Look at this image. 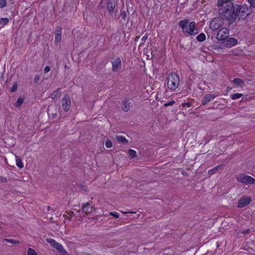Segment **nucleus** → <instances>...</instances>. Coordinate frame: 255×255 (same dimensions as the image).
Wrapping results in <instances>:
<instances>
[{"mask_svg": "<svg viewBox=\"0 0 255 255\" xmlns=\"http://www.w3.org/2000/svg\"><path fill=\"white\" fill-rule=\"evenodd\" d=\"M219 9L220 17L223 19L229 20L230 22H233L237 18V10L235 8L233 3L229 2L225 4Z\"/></svg>", "mask_w": 255, "mask_h": 255, "instance_id": "f257e3e1", "label": "nucleus"}, {"mask_svg": "<svg viewBox=\"0 0 255 255\" xmlns=\"http://www.w3.org/2000/svg\"><path fill=\"white\" fill-rule=\"evenodd\" d=\"M179 25L185 34L195 35L199 32L194 21L190 22L188 20H184L180 22Z\"/></svg>", "mask_w": 255, "mask_h": 255, "instance_id": "f03ea898", "label": "nucleus"}, {"mask_svg": "<svg viewBox=\"0 0 255 255\" xmlns=\"http://www.w3.org/2000/svg\"><path fill=\"white\" fill-rule=\"evenodd\" d=\"M237 10V14L239 16V18L243 19L248 16L252 12V9L249 7L247 5L242 6H238L236 7Z\"/></svg>", "mask_w": 255, "mask_h": 255, "instance_id": "7ed1b4c3", "label": "nucleus"}, {"mask_svg": "<svg viewBox=\"0 0 255 255\" xmlns=\"http://www.w3.org/2000/svg\"><path fill=\"white\" fill-rule=\"evenodd\" d=\"M238 182L245 184H253L255 183V179L251 176L245 174H240L236 176Z\"/></svg>", "mask_w": 255, "mask_h": 255, "instance_id": "20e7f679", "label": "nucleus"}, {"mask_svg": "<svg viewBox=\"0 0 255 255\" xmlns=\"http://www.w3.org/2000/svg\"><path fill=\"white\" fill-rule=\"evenodd\" d=\"M229 35V30L226 28L220 29L217 35V39L218 40L223 41V42L228 37Z\"/></svg>", "mask_w": 255, "mask_h": 255, "instance_id": "39448f33", "label": "nucleus"}, {"mask_svg": "<svg viewBox=\"0 0 255 255\" xmlns=\"http://www.w3.org/2000/svg\"><path fill=\"white\" fill-rule=\"evenodd\" d=\"M62 108L65 112L69 111L71 108V101L68 96H65L61 101Z\"/></svg>", "mask_w": 255, "mask_h": 255, "instance_id": "423d86ee", "label": "nucleus"}, {"mask_svg": "<svg viewBox=\"0 0 255 255\" xmlns=\"http://www.w3.org/2000/svg\"><path fill=\"white\" fill-rule=\"evenodd\" d=\"M251 201V198L249 196H243L239 200L237 207L239 208H243L250 204Z\"/></svg>", "mask_w": 255, "mask_h": 255, "instance_id": "0eeeda50", "label": "nucleus"}, {"mask_svg": "<svg viewBox=\"0 0 255 255\" xmlns=\"http://www.w3.org/2000/svg\"><path fill=\"white\" fill-rule=\"evenodd\" d=\"M223 24L222 20L219 18L213 19L210 23V28L212 30H216Z\"/></svg>", "mask_w": 255, "mask_h": 255, "instance_id": "6e6552de", "label": "nucleus"}, {"mask_svg": "<svg viewBox=\"0 0 255 255\" xmlns=\"http://www.w3.org/2000/svg\"><path fill=\"white\" fill-rule=\"evenodd\" d=\"M166 85L168 89L174 91L175 90V81L173 76V73L166 78Z\"/></svg>", "mask_w": 255, "mask_h": 255, "instance_id": "1a4fd4ad", "label": "nucleus"}, {"mask_svg": "<svg viewBox=\"0 0 255 255\" xmlns=\"http://www.w3.org/2000/svg\"><path fill=\"white\" fill-rule=\"evenodd\" d=\"M218 95L212 94H207L205 95L204 98L202 99L201 103L202 105H205L207 104L208 103L213 101Z\"/></svg>", "mask_w": 255, "mask_h": 255, "instance_id": "9d476101", "label": "nucleus"}, {"mask_svg": "<svg viewBox=\"0 0 255 255\" xmlns=\"http://www.w3.org/2000/svg\"><path fill=\"white\" fill-rule=\"evenodd\" d=\"M225 45L227 47H231L232 46H235L237 44V40L234 38H228L223 42Z\"/></svg>", "mask_w": 255, "mask_h": 255, "instance_id": "9b49d317", "label": "nucleus"}, {"mask_svg": "<svg viewBox=\"0 0 255 255\" xmlns=\"http://www.w3.org/2000/svg\"><path fill=\"white\" fill-rule=\"evenodd\" d=\"M130 103L129 102L128 99L127 98L124 99L121 104L122 110L125 112H127L129 111L130 107Z\"/></svg>", "mask_w": 255, "mask_h": 255, "instance_id": "f8f14e48", "label": "nucleus"}, {"mask_svg": "<svg viewBox=\"0 0 255 255\" xmlns=\"http://www.w3.org/2000/svg\"><path fill=\"white\" fill-rule=\"evenodd\" d=\"M62 28L60 27H57L55 31V42H60L61 40Z\"/></svg>", "mask_w": 255, "mask_h": 255, "instance_id": "ddd939ff", "label": "nucleus"}, {"mask_svg": "<svg viewBox=\"0 0 255 255\" xmlns=\"http://www.w3.org/2000/svg\"><path fill=\"white\" fill-rule=\"evenodd\" d=\"M82 212L86 214H89L92 211V207L89 203H87L82 207Z\"/></svg>", "mask_w": 255, "mask_h": 255, "instance_id": "4468645a", "label": "nucleus"}, {"mask_svg": "<svg viewBox=\"0 0 255 255\" xmlns=\"http://www.w3.org/2000/svg\"><path fill=\"white\" fill-rule=\"evenodd\" d=\"M222 166H223V164H220V165L216 166L214 168L208 170V174L210 176H211V175H213V174H215V173L218 172L222 169Z\"/></svg>", "mask_w": 255, "mask_h": 255, "instance_id": "2eb2a0df", "label": "nucleus"}, {"mask_svg": "<svg viewBox=\"0 0 255 255\" xmlns=\"http://www.w3.org/2000/svg\"><path fill=\"white\" fill-rule=\"evenodd\" d=\"M115 7V2L112 0L109 1L108 3L107 7V8L108 11L109 12V13H110V14L112 13V12H113V11L114 10Z\"/></svg>", "mask_w": 255, "mask_h": 255, "instance_id": "dca6fc26", "label": "nucleus"}, {"mask_svg": "<svg viewBox=\"0 0 255 255\" xmlns=\"http://www.w3.org/2000/svg\"><path fill=\"white\" fill-rule=\"evenodd\" d=\"M61 95V92L60 89H57L51 94L50 97L54 100L56 98H59Z\"/></svg>", "mask_w": 255, "mask_h": 255, "instance_id": "f3484780", "label": "nucleus"}, {"mask_svg": "<svg viewBox=\"0 0 255 255\" xmlns=\"http://www.w3.org/2000/svg\"><path fill=\"white\" fill-rule=\"evenodd\" d=\"M116 139L119 142L123 143H127L128 142V140L125 137L121 135H117L116 136Z\"/></svg>", "mask_w": 255, "mask_h": 255, "instance_id": "a211bd4d", "label": "nucleus"}, {"mask_svg": "<svg viewBox=\"0 0 255 255\" xmlns=\"http://www.w3.org/2000/svg\"><path fill=\"white\" fill-rule=\"evenodd\" d=\"M9 19L7 17L1 18L0 19V28L3 27L4 25L8 24Z\"/></svg>", "mask_w": 255, "mask_h": 255, "instance_id": "6ab92c4d", "label": "nucleus"}, {"mask_svg": "<svg viewBox=\"0 0 255 255\" xmlns=\"http://www.w3.org/2000/svg\"><path fill=\"white\" fill-rule=\"evenodd\" d=\"M233 82L237 86H241L244 83V81L240 78H236L233 80Z\"/></svg>", "mask_w": 255, "mask_h": 255, "instance_id": "aec40b11", "label": "nucleus"}, {"mask_svg": "<svg viewBox=\"0 0 255 255\" xmlns=\"http://www.w3.org/2000/svg\"><path fill=\"white\" fill-rule=\"evenodd\" d=\"M23 101L24 99L23 98H19L15 103L14 106L16 108H19L23 103Z\"/></svg>", "mask_w": 255, "mask_h": 255, "instance_id": "412c9836", "label": "nucleus"}, {"mask_svg": "<svg viewBox=\"0 0 255 255\" xmlns=\"http://www.w3.org/2000/svg\"><path fill=\"white\" fill-rule=\"evenodd\" d=\"M16 166L20 169L23 167L22 160L20 158H18L17 156H16Z\"/></svg>", "mask_w": 255, "mask_h": 255, "instance_id": "4be33fe9", "label": "nucleus"}, {"mask_svg": "<svg viewBox=\"0 0 255 255\" xmlns=\"http://www.w3.org/2000/svg\"><path fill=\"white\" fill-rule=\"evenodd\" d=\"M46 241L50 244L52 247H53L54 248L55 247V245L57 244V243H58L57 242H56L55 240L52 239H51V238H47L46 239Z\"/></svg>", "mask_w": 255, "mask_h": 255, "instance_id": "5701e85b", "label": "nucleus"}, {"mask_svg": "<svg viewBox=\"0 0 255 255\" xmlns=\"http://www.w3.org/2000/svg\"><path fill=\"white\" fill-rule=\"evenodd\" d=\"M197 39L199 42H202L206 39V35L204 33H202L198 35L197 37Z\"/></svg>", "mask_w": 255, "mask_h": 255, "instance_id": "b1692460", "label": "nucleus"}, {"mask_svg": "<svg viewBox=\"0 0 255 255\" xmlns=\"http://www.w3.org/2000/svg\"><path fill=\"white\" fill-rule=\"evenodd\" d=\"M148 37V34L145 33L144 36H142V37L141 39V43L138 46V48H139L145 42V41L147 40V39Z\"/></svg>", "mask_w": 255, "mask_h": 255, "instance_id": "393cba45", "label": "nucleus"}, {"mask_svg": "<svg viewBox=\"0 0 255 255\" xmlns=\"http://www.w3.org/2000/svg\"><path fill=\"white\" fill-rule=\"evenodd\" d=\"M128 154L131 158H134L136 156V152L135 150L129 149L128 151Z\"/></svg>", "mask_w": 255, "mask_h": 255, "instance_id": "a878e982", "label": "nucleus"}, {"mask_svg": "<svg viewBox=\"0 0 255 255\" xmlns=\"http://www.w3.org/2000/svg\"><path fill=\"white\" fill-rule=\"evenodd\" d=\"M112 64H121V60L119 57H115L113 58Z\"/></svg>", "mask_w": 255, "mask_h": 255, "instance_id": "bb28decb", "label": "nucleus"}, {"mask_svg": "<svg viewBox=\"0 0 255 255\" xmlns=\"http://www.w3.org/2000/svg\"><path fill=\"white\" fill-rule=\"evenodd\" d=\"M242 94L236 93L231 95V98L233 100H236L240 98L242 96Z\"/></svg>", "mask_w": 255, "mask_h": 255, "instance_id": "cd10ccee", "label": "nucleus"}, {"mask_svg": "<svg viewBox=\"0 0 255 255\" xmlns=\"http://www.w3.org/2000/svg\"><path fill=\"white\" fill-rule=\"evenodd\" d=\"M17 87H18V85H17V82H15L13 84L12 87L10 88V92L11 93H13V92H15L17 90Z\"/></svg>", "mask_w": 255, "mask_h": 255, "instance_id": "c85d7f7f", "label": "nucleus"}, {"mask_svg": "<svg viewBox=\"0 0 255 255\" xmlns=\"http://www.w3.org/2000/svg\"><path fill=\"white\" fill-rule=\"evenodd\" d=\"M27 255H37L34 250L29 248L27 251Z\"/></svg>", "mask_w": 255, "mask_h": 255, "instance_id": "c756f323", "label": "nucleus"}, {"mask_svg": "<svg viewBox=\"0 0 255 255\" xmlns=\"http://www.w3.org/2000/svg\"><path fill=\"white\" fill-rule=\"evenodd\" d=\"M60 255H70L63 247L59 251Z\"/></svg>", "mask_w": 255, "mask_h": 255, "instance_id": "7c9ffc66", "label": "nucleus"}, {"mask_svg": "<svg viewBox=\"0 0 255 255\" xmlns=\"http://www.w3.org/2000/svg\"><path fill=\"white\" fill-rule=\"evenodd\" d=\"M121 68V65H113V70L115 72L119 71Z\"/></svg>", "mask_w": 255, "mask_h": 255, "instance_id": "2f4dec72", "label": "nucleus"}, {"mask_svg": "<svg viewBox=\"0 0 255 255\" xmlns=\"http://www.w3.org/2000/svg\"><path fill=\"white\" fill-rule=\"evenodd\" d=\"M105 146L107 148H111L113 146V143L111 140H107L105 142Z\"/></svg>", "mask_w": 255, "mask_h": 255, "instance_id": "473e14b6", "label": "nucleus"}, {"mask_svg": "<svg viewBox=\"0 0 255 255\" xmlns=\"http://www.w3.org/2000/svg\"><path fill=\"white\" fill-rule=\"evenodd\" d=\"M7 4L5 0H0V8H3L6 6Z\"/></svg>", "mask_w": 255, "mask_h": 255, "instance_id": "72a5a7b5", "label": "nucleus"}, {"mask_svg": "<svg viewBox=\"0 0 255 255\" xmlns=\"http://www.w3.org/2000/svg\"><path fill=\"white\" fill-rule=\"evenodd\" d=\"M63 247V246L61 244L57 243L54 248H55L59 252Z\"/></svg>", "mask_w": 255, "mask_h": 255, "instance_id": "f704fd0d", "label": "nucleus"}, {"mask_svg": "<svg viewBox=\"0 0 255 255\" xmlns=\"http://www.w3.org/2000/svg\"><path fill=\"white\" fill-rule=\"evenodd\" d=\"M4 240L6 242L10 243H12V244H16V243H18V241H15V240H12V239H5Z\"/></svg>", "mask_w": 255, "mask_h": 255, "instance_id": "c9c22d12", "label": "nucleus"}, {"mask_svg": "<svg viewBox=\"0 0 255 255\" xmlns=\"http://www.w3.org/2000/svg\"><path fill=\"white\" fill-rule=\"evenodd\" d=\"M110 215H112L113 216H114V217H115L116 218H119L120 217V215L119 213H118L117 212H110Z\"/></svg>", "mask_w": 255, "mask_h": 255, "instance_id": "e433bc0d", "label": "nucleus"}, {"mask_svg": "<svg viewBox=\"0 0 255 255\" xmlns=\"http://www.w3.org/2000/svg\"><path fill=\"white\" fill-rule=\"evenodd\" d=\"M7 181V178L5 177L0 176V182L1 183H6Z\"/></svg>", "mask_w": 255, "mask_h": 255, "instance_id": "4c0bfd02", "label": "nucleus"}, {"mask_svg": "<svg viewBox=\"0 0 255 255\" xmlns=\"http://www.w3.org/2000/svg\"><path fill=\"white\" fill-rule=\"evenodd\" d=\"M248 2L253 7H255V0H248Z\"/></svg>", "mask_w": 255, "mask_h": 255, "instance_id": "58836bf2", "label": "nucleus"}, {"mask_svg": "<svg viewBox=\"0 0 255 255\" xmlns=\"http://www.w3.org/2000/svg\"><path fill=\"white\" fill-rule=\"evenodd\" d=\"M174 103H175V101L174 100H172V101H170V102H167V103H165L164 105L165 107H167V106L173 105V104H174Z\"/></svg>", "mask_w": 255, "mask_h": 255, "instance_id": "ea45409f", "label": "nucleus"}, {"mask_svg": "<svg viewBox=\"0 0 255 255\" xmlns=\"http://www.w3.org/2000/svg\"><path fill=\"white\" fill-rule=\"evenodd\" d=\"M127 16V12L126 11H123L121 13V16L122 19H125Z\"/></svg>", "mask_w": 255, "mask_h": 255, "instance_id": "a19ab883", "label": "nucleus"}, {"mask_svg": "<svg viewBox=\"0 0 255 255\" xmlns=\"http://www.w3.org/2000/svg\"><path fill=\"white\" fill-rule=\"evenodd\" d=\"M50 70V68L48 66H46L44 69L45 73L48 72Z\"/></svg>", "mask_w": 255, "mask_h": 255, "instance_id": "79ce46f5", "label": "nucleus"}, {"mask_svg": "<svg viewBox=\"0 0 255 255\" xmlns=\"http://www.w3.org/2000/svg\"><path fill=\"white\" fill-rule=\"evenodd\" d=\"M40 79V77L38 75H37L35 76L34 78V81L35 82V83H37Z\"/></svg>", "mask_w": 255, "mask_h": 255, "instance_id": "37998d69", "label": "nucleus"}, {"mask_svg": "<svg viewBox=\"0 0 255 255\" xmlns=\"http://www.w3.org/2000/svg\"><path fill=\"white\" fill-rule=\"evenodd\" d=\"M186 107L185 103H182L181 105H179V108L180 110H183V109Z\"/></svg>", "mask_w": 255, "mask_h": 255, "instance_id": "c03bdc74", "label": "nucleus"}, {"mask_svg": "<svg viewBox=\"0 0 255 255\" xmlns=\"http://www.w3.org/2000/svg\"><path fill=\"white\" fill-rule=\"evenodd\" d=\"M249 233H250L249 229L246 230L242 232V233L244 234H248Z\"/></svg>", "mask_w": 255, "mask_h": 255, "instance_id": "a18cd8bd", "label": "nucleus"}, {"mask_svg": "<svg viewBox=\"0 0 255 255\" xmlns=\"http://www.w3.org/2000/svg\"><path fill=\"white\" fill-rule=\"evenodd\" d=\"M186 0H178V2H179L180 1H181L180 3L181 4H182L183 3H185L186 2Z\"/></svg>", "mask_w": 255, "mask_h": 255, "instance_id": "49530a36", "label": "nucleus"}, {"mask_svg": "<svg viewBox=\"0 0 255 255\" xmlns=\"http://www.w3.org/2000/svg\"><path fill=\"white\" fill-rule=\"evenodd\" d=\"M185 105L186 107H190L191 106V103L190 102L185 103Z\"/></svg>", "mask_w": 255, "mask_h": 255, "instance_id": "de8ad7c7", "label": "nucleus"}, {"mask_svg": "<svg viewBox=\"0 0 255 255\" xmlns=\"http://www.w3.org/2000/svg\"><path fill=\"white\" fill-rule=\"evenodd\" d=\"M140 36H137L135 37V38H134V42H137L138 41L139 38Z\"/></svg>", "mask_w": 255, "mask_h": 255, "instance_id": "09e8293b", "label": "nucleus"}, {"mask_svg": "<svg viewBox=\"0 0 255 255\" xmlns=\"http://www.w3.org/2000/svg\"><path fill=\"white\" fill-rule=\"evenodd\" d=\"M128 213H132L131 212H124V214H127Z\"/></svg>", "mask_w": 255, "mask_h": 255, "instance_id": "8fccbe9b", "label": "nucleus"}, {"mask_svg": "<svg viewBox=\"0 0 255 255\" xmlns=\"http://www.w3.org/2000/svg\"><path fill=\"white\" fill-rule=\"evenodd\" d=\"M65 68H68L69 67H68V66L67 65H65Z\"/></svg>", "mask_w": 255, "mask_h": 255, "instance_id": "3c124183", "label": "nucleus"}, {"mask_svg": "<svg viewBox=\"0 0 255 255\" xmlns=\"http://www.w3.org/2000/svg\"><path fill=\"white\" fill-rule=\"evenodd\" d=\"M176 77L178 78V80H179V78L177 77V74L176 75Z\"/></svg>", "mask_w": 255, "mask_h": 255, "instance_id": "603ef678", "label": "nucleus"}, {"mask_svg": "<svg viewBox=\"0 0 255 255\" xmlns=\"http://www.w3.org/2000/svg\"><path fill=\"white\" fill-rule=\"evenodd\" d=\"M50 208V207H48V209H49Z\"/></svg>", "mask_w": 255, "mask_h": 255, "instance_id": "864d4df0", "label": "nucleus"}, {"mask_svg": "<svg viewBox=\"0 0 255 255\" xmlns=\"http://www.w3.org/2000/svg\"><path fill=\"white\" fill-rule=\"evenodd\" d=\"M50 208V207H48V209H49Z\"/></svg>", "mask_w": 255, "mask_h": 255, "instance_id": "5fc2aeb1", "label": "nucleus"}]
</instances>
